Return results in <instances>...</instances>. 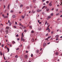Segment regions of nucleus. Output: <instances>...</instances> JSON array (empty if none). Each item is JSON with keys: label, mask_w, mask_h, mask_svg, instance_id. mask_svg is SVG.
I'll return each mask as SVG.
<instances>
[{"label": "nucleus", "mask_w": 62, "mask_h": 62, "mask_svg": "<svg viewBox=\"0 0 62 62\" xmlns=\"http://www.w3.org/2000/svg\"><path fill=\"white\" fill-rule=\"evenodd\" d=\"M24 36V34H23V33L22 34V37H21V41H23L24 42L25 41V39H23V38Z\"/></svg>", "instance_id": "1"}, {"label": "nucleus", "mask_w": 62, "mask_h": 62, "mask_svg": "<svg viewBox=\"0 0 62 62\" xmlns=\"http://www.w3.org/2000/svg\"><path fill=\"white\" fill-rule=\"evenodd\" d=\"M46 30H48V32H50L51 31L50 30V29H49V28H47V29H46Z\"/></svg>", "instance_id": "2"}, {"label": "nucleus", "mask_w": 62, "mask_h": 62, "mask_svg": "<svg viewBox=\"0 0 62 62\" xmlns=\"http://www.w3.org/2000/svg\"><path fill=\"white\" fill-rule=\"evenodd\" d=\"M51 3H52V2H50V3L49 4V6L51 7V6H52V4Z\"/></svg>", "instance_id": "3"}, {"label": "nucleus", "mask_w": 62, "mask_h": 62, "mask_svg": "<svg viewBox=\"0 0 62 62\" xmlns=\"http://www.w3.org/2000/svg\"><path fill=\"white\" fill-rule=\"evenodd\" d=\"M38 29L39 30H41V28L40 26H39L38 27Z\"/></svg>", "instance_id": "4"}, {"label": "nucleus", "mask_w": 62, "mask_h": 62, "mask_svg": "<svg viewBox=\"0 0 62 62\" xmlns=\"http://www.w3.org/2000/svg\"><path fill=\"white\" fill-rule=\"evenodd\" d=\"M5 32L6 33V34H8V30H6L5 31Z\"/></svg>", "instance_id": "5"}, {"label": "nucleus", "mask_w": 62, "mask_h": 62, "mask_svg": "<svg viewBox=\"0 0 62 62\" xmlns=\"http://www.w3.org/2000/svg\"><path fill=\"white\" fill-rule=\"evenodd\" d=\"M24 57L25 58H27L28 57V56H27V55H25Z\"/></svg>", "instance_id": "6"}, {"label": "nucleus", "mask_w": 62, "mask_h": 62, "mask_svg": "<svg viewBox=\"0 0 62 62\" xmlns=\"http://www.w3.org/2000/svg\"><path fill=\"white\" fill-rule=\"evenodd\" d=\"M21 17L22 19H24V16H21Z\"/></svg>", "instance_id": "7"}, {"label": "nucleus", "mask_w": 62, "mask_h": 62, "mask_svg": "<svg viewBox=\"0 0 62 62\" xmlns=\"http://www.w3.org/2000/svg\"><path fill=\"white\" fill-rule=\"evenodd\" d=\"M39 53V50H37L36 51V53L38 54Z\"/></svg>", "instance_id": "8"}, {"label": "nucleus", "mask_w": 62, "mask_h": 62, "mask_svg": "<svg viewBox=\"0 0 62 62\" xmlns=\"http://www.w3.org/2000/svg\"><path fill=\"white\" fill-rule=\"evenodd\" d=\"M7 49L8 52L9 51V49L8 47H7Z\"/></svg>", "instance_id": "9"}, {"label": "nucleus", "mask_w": 62, "mask_h": 62, "mask_svg": "<svg viewBox=\"0 0 62 62\" xmlns=\"http://www.w3.org/2000/svg\"><path fill=\"white\" fill-rule=\"evenodd\" d=\"M4 18H8V16H4Z\"/></svg>", "instance_id": "10"}, {"label": "nucleus", "mask_w": 62, "mask_h": 62, "mask_svg": "<svg viewBox=\"0 0 62 62\" xmlns=\"http://www.w3.org/2000/svg\"><path fill=\"white\" fill-rule=\"evenodd\" d=\"M13 18H16V16L15 15H14L13 16Z\"/></svg>", "instance_id": "11"}, {"label": "nucleus", "mask_w": 62, "mask_h": 62, "mask_svg": "<svg viewBox=\"0 0 62 62\" xmlns=\"http://www.w3.org/2000/svg\"><path fill=\"white\" fill-rule=\"evenodd\" d=\"M9 4H8V9H9Z\"/></svg>", "instance_id": "12"}, {"label": "nucleus", "mask_w": 62, "mask_h": 62, "mask_svg": "<svg viewBox=\"0 0 62 62\" xmlns=\"http://www.w3.org/2000/svg\"><path fill=\"white\" fill-rule=\"evenodd\" d=\"M51 18V16H49L48 17V19H50Z\"/></svg>", "instance_id": "13"}, {"label": "nucleus", "mask_w": 62, "mask_h": 62, "mask_svg": "<svg viewBox=\"0 0 62 62\" xmlns=\"http://www.w3.org/2000/svg\"><path fill=\"white\" fill-rule=\"evenodd\" d=\"M46 44L45 43H44L43 44V46H44L46 45Z\"/></svg>", "instance_id": "14"}, {"label": "nucleus", "mask_w": 62, "mask_h": 62, "mask_svg": "<svg viewBox=\"0 0 62 62\" xmlns=\"http://www.w3.org/2000/svg\"><path fill=\"white\" fill-rule=\"evenodd\" d=\"M32 42H34L35 41L34 40V39L32 38Z\"/></svg>", "instance_id": "15"}, {"label": "nucleus", "mask_w": 62, "mask_h": 62, "mask_svg": "<svg viewBox=\"0 0 62 62\" xmlns=\"http://www.w3.org/2000/svg\"><path fill=\"white\" fill-rule=\"evenodd\" d=\"M32 13H35V12H36V11H34V10H33L32 11Z\"/></svg>", "instance_id": "16"}, {"label": "nucleus", "mask_w": 62, "mask_h": 62, "mask_svg": "<svg viewBox=\"0 0 62 62\" xmlns=\"http://www.w3.org/2000/svg\"><path fill=\"white\" fill-rule=\"evenodd\" d=\"M19 25H21V26H22L23 27V26L22 25V23H19Z\"/></svg>", "instance_id": "17"}, {"label": "nucleus", "mask_w": 62, "mask_h": 62, "mask_svg": "<svg viewBox=\"0 0 62 62\" xmlns=\"http://www.w3.org/2000/svg\"><path fill=\"white\" fill-rule=\"evenodd\" d=\"M47 23V21H45V25H46Z\"/></svg>", "instance_id": "18"}, {"label": "nucleus", "mask_w": 62, "mask_h": 62, "mask_svg": "<svg viewBox=\"0 0 62 62\" xmlns=\"http://www.w3.org/2000/svg\"><path fill=\"white\" fill-rule=\"evenodd\" d=\"M37 12H40V10L39 9L37 10Z\"/></svg>", "instance_id": "19"}, {"label": "nucleus", "mask_w": 62, "mask_h": 62, "mask_svg": "<svg viewBox=\"0 0 62 62\" xmlns=\"http://www.w3.org/2000/svg\"><path fill=\"white\" fill-rule=\"evenodd\" d=\"M59 37V36L58 35H57L56 36H55V37L56 38H58V37Z\"/></svg>", "instance_id": "20"}, {"label": "nucleus", "mask_w": 62, "mask_h": 62, "mask_svg": "<svg viewBox=\"0 0 62 62\" xmlns=\"http://www.w3.org/2000/svg\"><path fill=\"white\" fill-rule=\"evenodd\" d=\"M9 27H7L6 28V29H8Z\"/></svg>", "instance_id": "21"}, {"label": "nucleus", "mask_w": 62, "mask_h": 62, "mask_svg": "<svg viewBox=\"0 0 62 62\" xmlns=\"http://www.w3.org/2000/svg\"><path fill=\"white\" fill-rule=\"evenodd\" d=\"M11 25V22H10L9 23V25Z\"/></svg>", "instance_id": "22"}, {"label": "nucleus", "mask_w": 62, "mask_h": 62, "mask_svg": "<svg viewBox=\"0 0 62 62\" xmlns=\"http://www.w3.org/2000/svg\"><path fill=\"white\" fill-rule=\"evenodd\" d=\"M58 52H57L55 53V54L56 55H58Z\"/></svg>", "instance_id": "23"}, {"label": "nucleus", "mask_w": 62, "mask_h": 62, "mask_svg": "<svg viewBox=\"0 0 62 62\" xmlns=\"http://www.w3.org/2000/svg\"><path fill=\"white\" fill-rule=\"evenodd\" d=\"M53 15H54V14H53V13L51 14V16H53Z\"/></svg>", "instance_id": "24"}, {"label": "nucleus", "mask_w": 62, "mask_h": 62, "mask_svg": "<svg viewBox=\"0 0 62 62\" xmlns=\"http://www.w3.org/2000/svg\"><path fill=\"white\" fill-rule=\"evenodd\" d=\"M26 8L27 9H29V7L27 6L26 7Z\"/></svg>", "instance_id": "25"}, {"label": "nucleus", "mask_w": 62, "mask_h": 62, "mask_svg": "<svg viewBox=\"0 0 62 62\" xmlns=\"http://www.w3.org/2000/svg\"><path fill=\"white\" fill-rule=\"evenodd\" d=\"M13 12H14V11H13V10H11L10 11V12L11 13H13Z\"/></svg>", "instance_id": "26"}, {"label": "nucleus", "mask_w": 62, "mask_h": 62, "mask_svg": "<svg viewBox=\"0 0 62 62\" xmlns=\"http://www.w3.org/2000/svg\"><path fill=\"white\" fill-rule=\"evenodd\" d=\"M31 57H33V54H31Z\"/></svg>", "instance_id": "27"}, {"label": "nucleus", "mask_w": 62, "mask_h": 62, "mask_svg": "<svg viewBox=\"0 0 62 62\" xmlns=\"http://www.w3.org/2000/svg\"><path fill=\"white\" fill-rule=\"evenodd\" d=\"M12 43L13 44H14L15 43V41H13L12 42Z\"/></svg>", "instance_id": "28"}, {"label": "nucleus", "mask_w": 62, "mask_h": 62, "mask_svg": "<svg viewBox=\"0 0 62 62\" xmlns=\"http://www.w3.org/2000/svg\"><path fill=\"white\" fill-rule=\"evenodd\" d=\"M45 8V6H43V7L42 8V9H44V8Z\"/></svg>", "instance_id": "29"}, {"label": "nucleus", "mask_w": 62, "mask_h": 62, "mask_svg": "<svg viewBox=\"0 0 62 62\" xmlns=\"http://www.w3.org/2000/svg\"><path fill=\"white\" fill-rule=\"evenodd\" d=\"M0 54L1 55H2V52H0Z\"/></svg>", "instance_id": "30"}, {"label": "nucleus", "mask_w": 62, "mask_h": 62, "mask_svg": "<svg viewBox=\"0 0 62 62\" xmlns=\"http://www.w3.org/2000/svg\"><path fill=\"white\" fill-rule=\"evenodd\" d=\"M36 2V0H33V3H35Z\"/></svg>", "instance_id": "31"}, {"label": "nucleus", "mask_w": 62, "mask_h": 62, "mask_svg": "<svg viewBox=\"0 0 62 62\" xmlns=\"http://www.w3.org/2000/svg\"><path fill=\"white\" fill-rule=\"evenodd\" d=\"M49 10V9L48 8H47L46 9L47 11H48Z\"/></svg>", "instance_id": "32"}, {"label": "nucleus", "mask_w": 62, "mask_h": 62, "mask_svg": "<svg viewBox=\"0 0 62 62\" xmlns=\"http://www.w3.org/2000/svg\"><path fill=\"white\" fill-rule=\"evenodd\" d=\"M31 33H34V31H31Z\"/></svg>", "instance_id": "33"}, {"label": "nucleus", "mask_w": 62, "mask_h": 62, "mask_svg": "<svg viewBox=\"0 0 62 62\" xmlns=\"http://www.w3.org/2000/svg\"><path fill=\"white\" fill-rule=\"evenodd\" d=\"M15 57L16 58H17V57H18V55H16L15 56Z\"/></svg>", "instance_id": "34"}, {"label": "nucleus", "mask_w": 62, "mask_h": 62, "mask_svg": "<svg viewBox=\"0 0 62 62\" xmlns=\"http://www.w3.org/2000/svg\"><path fill=\"white\" fill-rule=\"evenodd\" d=\"M46 3H47V4H48V3H49V2L48 1H47L46 2Z\"/></svg>", "instance_id": "35"}, {"label": "nucleus", "mask_w": 62, "mask_h": 62, "mask_svg": "<svg viewBox=\"0 0 62 62\" xmlns=\"http://www.w3.org/2000/svg\"><path fill=\"white\" fill-rule=\"evenodd\" d=\"M17 59H14V61H17Z\"/></svg>", "instance_id": "36"}, {"label": "nucleus", "mask_w": 62, "mask_h": 62, "mask_svg": "<svg viewBox=\"0 0 62 62\" xmlns=\"http://www.w3.org/2000/svg\"><path fill=\"white\" fill-rule=\"evenodd\" d=\"M48 36V34L47 33L46 35V36L47 37V36Z\"/></svg>", "instance_id": "37"}, {"label": "nucleus", "mask_w": 62, "mask_h": 62, "mask_svg": "<svg viewBox=\"0 0 62 62\" xmlns=\"http://www.w3.org/2000/svg\"><path fill=\"white\" fill-rule=\"evenodd\" d=\"M23 7V5H21L20 6V8H21V7Z\"/></svg>", "instance_id": "38"}, {"label": "nucleus", "mask_w": 62, "mask_h": 62, "mask_svg": "<svg viewBox=\"0 0 62 62\" xmlns=\"http://www.w3.org/2000/svg\"><path fill=\"white\" fill-rule=\"evenodd\" d=\"M18 36L19 35H18V34H17L16 35V37H18Z\"/></svg>", "instance_id": "39"}, {"label": "nucleus", "mask_w": 62, "mask_h": 62, "mask_svg": "<svg viewBox=\"0 0 62 62\" xmlns=\"http://www.w3.org/2000/svg\"><path fill=\"white\" fill-rule=\"evenodd\" d=\"M48 38H47L46 39H45V40H47L48 41H49V40H48Z\"/></svg>", "instance_id": "40"}, {"label": "nucleus", "mask_w": 62, "mask_h": 62, "mask_svg": "<svg viewBox=\"0 0 62 62\" xmlns=\"http://www.w3.org/2000/svg\"><path fill=\"white\" fill-rule=\"evenodd\" d=\"M19 50V48H17L16 49V50Z\"/></svg>", "instance_id": "41"}, {"label": "nucleus", "mask_w": 62, "mask_h": 62, "mask_svg": "<svg viewBox=\"0 0 62 62\" xmlns=\"http://www.w3.org/2000/svg\"><path fill=\"white\" fill-rule=\"evenodd\" d=\"M14 27L15 28H17V27L16 26H14Z\"/></svg>", "instance_id": "42"}, {"label": "nucleus", "mask_w": 62, "mask_h": 62, "mask_svg": "<svg viewBox=\"0 0 62 62\" xmlns=\"http://www.w3.org/2000/svg\"><path fill=\"white\" fill-rule=\"evenodd\" d=\"M3 46H4V45L2 44L1 45L2 47H3Z\"/></svg>", "instance_id": "43"}, {"label": "nucleus", "mask_w": 62, "mask_h": 62, "mask_svg": "<svg viewBox=\"0 0 62 62\" xmlns=\"http://www.w3.org/2000/svg\"><path fill=\"white\" fill-rule=\"evenodd\" d=\"M16 3H18V0H16Z\"/></svg>", "instance_id": "44"}, {"label": "nucleus", "mask_w": 62, "mask_h": 62, "mask_svg": "<svg viewBox=\"0 0 62 62\" xmlns=\"http://www.w3.org/2000/svg\"><path fill=\"white\" fill-rule=\"evenodd\" d=\"M9 46L10 47H12V45L10 44L9 45Z\"/></svg>", "instance_id": "45"}, {"label": "nucleus", "mask_w": 62, "mask_h": 62, "mask_svg": "<svg viewBox=\"0 0 62 62\" xmlns=\"http://www.w3.org/2000/svg\"><path fill=\"white\" fill-rule=\"evenodd\" d=\"M53 33H54V32L53 31H52L51 33V34H53Z\"/></svg>", "instance_id": "46"}, {"label": "nucleus", "mask_w": 62, "mask_h": 62, "mask_svg": "<svg viewBox=\"0 0 62 62\" xmlns=\"http://www.w3.org/2000/svg\"><path fill=\"white\" fill-rule=\"evenodd\" d=\"M26 31H26V30H25L24 31V32H26Z\"/></svg>", "instance_id": "47"}, {"label": "nucleus", "mask_w": 62, "mask_h": 62, "mask_svg": "<svg viewBox=\"0 0 62 62\" xmlns=\"http://www.w3.org/2000/svg\"><path fill=\"white\" fill-rule=\"evenodd\" d=\"M30 48V46H28V49H29Z\"/></svg>", "instance_id": "48"}, {"label": "nucleus", "mask_w": 62, "mask_h": 62, "mask_svg": "<svg viewBox=\"0 0 62 62\" xmlns=\"http://www.w3.org/2000/svg\"><path fill=\"white\" fill-rule=\"evenodd\" d=\"M3 57L4 58V60H6V58H5V57L4 56H3Z\"/></svg>", "instance_id": "49"}, {"label": "nucleus", "mask_w": 62, "mask_h": 62, "mask_svg": "<svg viewBox=\"0 0 62 62\" xmlns=\"http://www.w3.org/2000/svg\"><path fill=\"white\" fill-rule=\"evenodd\" d=\"M8 23H10V20H8Z\"/></svg>", "instance_id": "50"}, {"label": "nucleus", "mask_w": 62, "mask_h": 62, "mask_svg": "<svg viewBox=\"0 0 62 62\" xmlns=\"http://www.w3.org/2000/svg\"><path fill=\"white\" fill-rule=\"evenodd\" d=\"M56 11H58V9H56Z\"/></svg>", "instance_id": "51"}, {"label": "nucleus", "mask_w": 62, "mask_h": 62, "mask_svg": "<svg viewBox=\"0 0 62 62\" xmlns=\"http://www.w3.org/2000/svg\"><path fill=\"white\" fill-rule=\"evenodd\" d=\"M2 16L3 17H4L5 16H4V15H2Z\"/></svg>", "instance_id": "52"}, {"label": "nucleus", "mask_w": 62, "mask_h": 62, "mask_svg": "<svg viewBox=\"0 0 62 62\" xmlns=\"http://www.w3.org/2000/svg\"><path fill=\"white\" fill-rule=\"evenodd\" d=\"M17 40H20V39H19V38H18L17 39Z\"/></svg>", "instance_id": "53"}, {"label": "nucleus", "mask_w": 62, "mask_h": 62, "mask_svg": "<svg viewBox=\"0 0 62 62\" xmlns=\"http://www.w3.org/2000/svg\"><path fill=\"white\" fill-rule=\"evenodd\" d=\"M38 23H39V20H38Z\"/></svg>", "instance_id": "54"}, {"label": "nucleus", "mask_w": 62, "mask_h": 62, "mask_svg": "<svg viewBox=\"0 0 62 62\" xmlns=\"http://www.w3.org/2000/svg\"><path fill=\"white\" fill-rule=\"evenodd\" d=\"M58 39L57 38H56V40H57Z\"/></svg>", "instance_id": "55"}, {"label": "nucleus", "mask_w": 62, "mask_h": 62, "mask_svg": "<svg viewBox=\"0 0 62 62\" xmlns=\"http://www.w3.org/2000/svg\"><path fill=\"white\" fill-rule=\"evenodd\" d=\"M4 8H5L6 7V6H5V5H4Z\"/></svg>", "instance_id": "56"}, {"label": "nucleus", "mask_w": 62, "mask_h": 62, "mask_svg": "<svg viewBox=\"0 0 62 62\" xmlns=\"http://www.w3.org/2000/svg\"><path fill=\"white\" fill-rule=\"evenodd\" d=\"M3 56H4V53H3Z\"/></svg>", "instance_id": "57"}, {"label": "nucleus", "mask_w": 62, "mask_h": 62, "mask_svg": "<svg viewBox=\"0 0 62 62\" xmlns=\"http://www.w3.org/2000/svg\"><path fill=\"white\" fill-rule=\"evenodd\" d=\"M59 14H56V15H57V16H58V15Z\"/></svg>", "instance_id": "58"}, {"label": "nucleus", "mask_w": 62, "mask_h": 62, "mask_svg": "<svg viewBox=\"0 0 62 62\" xmlns=\"http://www.w3.org/2000/svg\"><path fill=\"white\" fill-rule=\"evenodd\" d=\"M30 28H32V26H30Z\"/></svg>", "instance_id": "59"}, {"label": "nucleus", "mask_w": 62, "mask_h": 62, "mask_svg": "<svg viewBox=\"0 0 62 62\" xmlns=\"http://www.w3.org/2000/svg\"><path fill=\"white\" fill-rule=\"evenodd\" d=\"M28 51H26V53H28Z\"/></svg>", "instance_id": "60"}, {"label": "nucleus", "mask_w": 62, "mask_h": 62, "mask_svg": "<svg viewBox=\"0 0 62 62\" xmlns=\"http://www.w3.org/2000/svg\"><path fill=\"white\" fill-rule=\"evenodd\" d=\"M19 14H21V12H19Z\"/></svg>", "instance_id": "61"}, {"label": "nucleus", "mask_w": 62, "mask_h": 62, "mask_svg": "<svg viewBox=\"0 0 62 62\" xmlns=\"http://www.w3.org/2000/svg\"><path fill=\"white\" fill-rule=\"evenodd\" d=\"M50 42H49L48 43H47L48 44H50Z\"/></svg>", "instance_id": "62"}, {"label": "nucleus", "mask_w": 62, "mask_h": 62, "mask_svg": "<svg viewBox=\"0 0 62 62\" xmlns=\"http://www.w3.org/2000/svg\"><path fill=\"white\" fill-rule=\"evenodd\" d=\"M60 17H62V15H61L60 16Z\"/></svg>", "instance_id": "63"}, {"label": "nucleus", "mask_w": 62, "mask_h": 62, "mask_svg": "<svg viewBox=\"0 0 62 62\" xmlns=\"http://www.w3.org/2000/svg\"><path fill=\"white\" fill-rule=\"evenodd\" d=\"M6 42H8V40H6Z\"/></svg>", "instance_id": "64"}]
</instances>
